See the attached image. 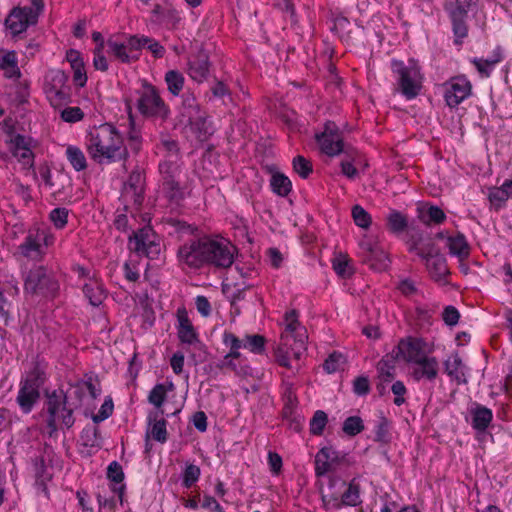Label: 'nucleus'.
Segmentation results:
<instances>
[{"mask_svg": "<svg viewBox=\"0 0 512 512\" xmlns=\"http://www.w3.org/2000/svg\"><path fill=\"white\" fill-rule=\"evenodd\" d=\"M237 248L227 239L203 236L190 240L179 247L177 258L180 265L199 269L204 265L228 268L234 262Z\"/></svg>", "mask_w": 512, "mask_h": 512, "instance_id": "1", "label": "nucleus"}, {"mask_svg": "<svg viewBox=\"0 0 512 512\" xmlns=\"http://www.w3.org/2000/svg\"><path fill=\"white\" fill-rule=\"evenodd\" d=\"M86 148L90 157L98 163H102L104 160L116 162L128 155L121 135L114 126L108 123L89 130Z\"/></svg>", "mask_w": 512, "mask_h": 512, "instance_id": "2", "label": "nucleus"}, {"mask_svg": "<svg viewBox=\"0 0 512 512\" xmlns=\"http://www.w3.org/2000/svg\"><path fill=\"white\" fill-rule=\"evenodd\" d=\"M283 326L275 357L281 366L291 368L290 360H299L306 350L308 334L306 328L299 322L295 310L285 313Z\"/></svg>", "mask_w": 512, "mask_h": 512, "instance_id": "3", "label": "nucleus"}, {"mask_svg": "<svg viewBox=\"0 0 512 512\" xmlns=\"http://www.w3.org/2000/svg\"><path fill=\"white\" fill-rule=\"evenodd\" d=\"M48 413L47 426L52 436L60 426L70 428L74 424L73 409L67 404V396L63 391H54L48 395L46 402Z\"/></svg>", "mask_w": 512, "mask_h": 512, "instance_id": "4", "label": "nucleus"}, {"mask_svg": "<svg viewBox=\"0 0 512 512\" xmlns=\"http://www.w3.org/2000/svg\"><path fill=\"white\" fill-rule=\"evenodd\" d=\"M391 68L397 77L401 93L407 99L415 98L422 87V75L418 64L410 60L407 64L400 60H392Z\"/></svg>", "mask_w": 512, "mask_h": 512, "instance_id": "5", "label": "nucleus"}, {"mask_svg": "<svg viewBox=\"0 0 512 512\" xmlns=\"http://www.w3.org/2000/svg\"><path fill=\"white\" fill-rule=\"evenodd\" d=\"M32 6L14 7L5 20V26L15 37L25 32L29 26L36 25L40 14L44 10L43 0H31Z\"/></svg>", "mask_w": 512, "mask_h": 512, "instance_id": "6", "label": "nucleus"}, {"mask_svg": "<svg viewBox=\"0 0 512 512\" xmlns=\"http://www.w3.org/2000/svg\"><path fill=\"white\" fill-rule=\"evenodd\" d=\"M44 91L48 101L55 108H61L70 102L67 76L61 70H53L47 74Z\"/></svg>", "mask_w": 512, "mask_h": 512, "instance_id": "7", "label": "nucleus"}, {"mask_svg": "<svg viewBox=\"0 0 512 512\" xmlns=\"http://www.w3.org/2000/svg\"><path fill=\"white\" fill-rule=\"evenodd\" d=\"M128 247L139 256L155 259L161 252L158 236L151 227H143L129 236Z\"/></svg>", "mask_w": 512, "mask_h": 512, "instance_id": "8", "label": "nucleus"}, {"mask_svg": "<svg viewBox=\"0 0 512 512\" xmlns=\"http://www.w3.org/2000/svg\"><path fill=\"white\" fill-rule=\"evenodd\" d=\"M53 241V235L47 230L30 229L18 249L22 256L32 260H40L46 253V247L51 245Z\"/></svg>", "mask_w": 512, "mask_h": 512, "instance_id": "9", "label": "nucleus"}, {"mask_svg": "<svg viewBox=\"0 0 512 512\" xmlns=\"http://www.w3.org/2000/svg\"><path fill=\"white\" fill-rule=\"evenodd\" d=\"M138 94L137 108L141 114L145 116H167L169 110L154 86L144 84Z\"/></svg>", "mask_w": 512, "mask_h": 512, "instance_id": "10", "label": "nucleus"}, {"mask_svg": "<svg viewBox=\"0 0 512 512\" xmlns=\"http://www.w3.org/2000/svg\"><path fill=\"white\" fill-rule=\"evenodd\" d=\"M25 291L33 294H54L58 290V283L43 266H36L29 270L24 281Z\"/></svg>", "mask_w": 512, "mask_h": 512, "instance_id": "11", "label": "nucleus"}, {"mask_svg": "<svg viewBox=\"0 0 512 512\" xmlns=\"http://www.w3.org/2000/svg\"><path fill=\"white\" fill-rule=\"evenodd\" d=\"M42 384L38 371H33L21 381L17 403L23 412L29 413L40 397L39 388Z\"/></svg>", "mask_w": 512, "mask_h": 512, "instance_id": "12", "label": "nucleus"}, {"mask_svg": "<svg viewBox=\"0 0 512 512\" xmlns=\"http://www.w3.org/2000/svg\"><path fill=\"white\" fill-rule=\"evenodd\" d=\"M444 99L449 107H457L471 95L472 84L463 75L450 78L443 84Z\"/></svg>", "mask_w": 512, "mask_h": 512, "instance_id": "13", "label": "nucleus"}, {"mask_svg": "<svg viewBox=\"0 0 512 512\" xmlns=\"http://www.w3.org/2000/svg\"><path fill=\"white\" fill-rule=\"evenodd\" d=\"M316 138L321 151L328 156L339 155L344 150L341 133L334 122H327L324 131Z\"/></svg>", "mask_w": 512, "mask_h": 512, "instance_id": "14", "label": "nucleus"}, {"mask_svg": "<svg viewBox=\"0 0 512 512\" xmlns=\"http://www.w3.org/2000/svg\"><path fill=\"white\" fill-rule=\"evenodd\" d=\"M427 344L420 338L408 337L400 340L396 357L413 365L428 354Z\"/></svg>", "mask_w": 512, "mask_h": 512, "instance_id": "15", "label": "nucleus"}, {"mask_svg": "<svg viewBox=\"0 0 512 512\" xmlns=\"http://www.w3.org/2000/svg\"><path fill=\"white\" fill-rule=\"evenodd\" d=\"M430 251V255L421 257V259L425 261L426 268L435 281L445 282L446 276L449 274L446 258L439 253L435 245L430 246Z\"/></svg>", "mask_w": 512, "mask_h": 512, "instance_id": "16", "label": "nucleus"}, {"mask_svg": "<svg viewBox=\"0 0 512 512\" xmlns=\"http://www.w3.org/2000/svg\"><path fill=\"white\" fill-rule=\"evenodd\" d=\"M32 142L33 141L30 137L20 134H17L10 139L12 154L26 167H32L34 164Z\"/></svg>", "mask_w": 512, "mask_h": 512, "instance_id": "17", "label": "nucleus"}, {"mask_svg": "<svg viewBox=\"0 0 512 512\" xmlns=\"http://www.w3.org/2000/svg\"><path fill=\"white\" fill-rule=\"evenodd\" d=\"M439 374V361L434 356L428 354L423 357L419 362L413 365L411 372L412 377L416 381L427 380L434 381Z\"/></svg>", "mask_w": 512, "mask_h": 512, "instance_id": "18", "label": "nucleus"}, {"mask_svg": "<svg viewBox=\"0 0 512 512\" xmlns=\"http://www.w3.org/2000/svg\"><path fill=\"white\" fill-rule=\"evenodd\" d=\"M209 71V56L205 51L200 50L189 59L188 74L192 80L197 83L204 82L209 76Z\"/></svg>", "mask_w": 512, "mask_h": 512, "instance_id": "19", "label": "nucleus"}, {"mask_svg": "<svg viewBox=\"0 0 512 512\" xmlns=\"http://www.w3.org/2000/svg\"><path fill=\"white\" fill-rule=\"evenodd\" d=\"M177 334L178 338L182 343L195 344L198 342L197 333L188 317V313L185 308H179L177 310Z\"/></svg>", "mask_w": 512, "mask_h": 512, "instance_id": "20", "label": "nucleus"}, {"mask_svg": "<svg viewBox=\"0 0 512 512\" xmlns=\"http://www.w3.org/2000/svg\"><path fill=\"white\" fill-rule=\"evenodd\" d=\"M339 459L338 452L331 447H324L315 456V473L323 476L333 470Z\"/></svg>", "mask_w": 512, "mask_h": 512, "instance_id": "21", "label": "nucleus"}, {"mask_svg": "<svg viewBox=\"0 0 512 512\" xmlns=\"http://www.w3.org/2000/svg\"><path fill=\"white\" fill-rule=\"evenodd\" d=\"M445 373L457 384L467 383L466 367L457 353H453L444 361Z\"/></svg>", "mask_w": 512, "mask_h": 512, "instance_id": "22", "label": "nucleus"}, {"mask_svg": "<svg viewBox=\"0 0 512 512\" xmlns=\"http://www.w3.org/2000/svg\"><path fill=\"white\" fill-rule=\"evenodd\" d=\"M0 71L8 79L18 80L21 77L17 55L14 51L0 49Z\"/></svg>", "mask_w": 512, "mask_h": 512, "instance_id": "23", "label": "nucleus"}, {"mask_svg": "<svg viewBox=\"0 0 512 512\" xmlns=\"http://www.w3.org/2000/svg\"><path fill=\"white\" fill-rule=\"evenodd\" d=\"M504 59V52L501 46H497L493 51L492 54L486 58H474L472 60V63L476 67L477 71L483 76V77H489L494 69V67L502 62Z\"/></svg>", "mask_w": 512, "mask_h": 512, "instance_id": "24", "label": "nucleus"}, {"mask_svg": "<svg viewBox=\"0 0 512 512\" xmlns=\"http://www.w3.org/2000/svg\"><path fill=\"white\" fill-rule=\"evenodd\" d=\"M423 232L418 229H411L407 232L406 244L409 252H415L420 258L426 257L431 254L430 246L434 245L432 242L423 244Z\"/></svg>", "mask_w": 512, "mask_h": 512, "instance_id": "25", "label": "nucleus"}, {"mask_svg": "<svg viewBox=\"0 0 512 512\" xmlns=\"http://www.w3.org/2000/svg\"><path fill=\"white\" fill-rule=\"evenodd\" d=\"M362 250L366 252L365 261L370 262V266L375 269H381L386 266V254L371 241H363L360 244Z\"/></svg>", "mask_w": 512, "mask_h": 512, "instance_id": "26", "label": "nucleus"}, {"mask_svg": "<svg viewBox=\"0 0 512 512\" xmlns=\"http://www.w3.org/2000/svg\"><path fill=\"white\" fill-rule=\"evenodd\" d=\"M149 428L146 437H152L154 440L165 443L167 441L166 421L159 418V412L150 413L148 416Z\"/></svg>", "mask_w": 512, "mask_h": 512, "instance_id": "27", "label": "nucleus"}, {"mask_svg": "<svg viewBox=\"0 0 512 512\" xmlns=\"http://www.w3.org/2000/svg\"><path fill=\"white\" fill-rule=\"evenodd\" d=\"M179 160L177 153L166 155L165 160L159 164L162 181L179 179L181 173Z\"/></svg>", "mask_w": 512, "mask_h": 512, "instance_id": "28", "label": "nucleus"}, {"mask_svg": "<svg viewBox=\"0 0 512 512\" xmlns=\"http://www.w3.org/2000/svg\"><path fill=\"white\" fill-rule=\"evenodd\" d=\"M182 117L186 118L187 123L190 125H197L204 119V116L200 111L199 104L192 94H187L183 98Z\"/></svg>", "mask_w": 512, "mask_h": 512, "instance_id": "29", "label": "nucleus"}, {"mask_svg": "<svg viewBox=\"0 0 512 512\" xmlns=\"http://www.w3.org/2000/svg\"><path fill=\"white\" fill-rule=\"evenodd\" d=\"M446 246L450 255L457 257L459 260L468 258L470 254V246L463 234L449 236Z\"/></svg>", "mask_w": 512, "mask_h": 512, "instance_id": "30", "label": "nucleus"}, {"mask_svg": "<svg viewBox=\"0 0 512 512\" xmlns=\"http://www.w3.org/2000/svg\"><path fill=\"white\" fill-rule=\"evenodd\" d=\"M472 427L478 431H485L492 421L493 414L487 407L476 405L470 411Z\"/></svg>", "mask_w": 512, "mask_h": 512, "instance_id": "31", "label": "nucleus"}, {"mask_svg": "<svg viewBox=\"0 0 512 512\" xmlns=\"http://www.w3.org/2000/svg\"><path fill=\"white\" fill-rule=\"evenodd\" d=\"M418 217L425 225L441 224L446 220L444 211L438 206H423L418 209Z\"/></svg>", "mask_w": 512, "mask_h": 512, "instance_id": "32", "label": "nucleus"}, {"mask_svg": "<svg viewBox=\"0 0 512 512\" xmlns=\"http://www.w3.org/2000/svg\"><path fill=\"white\" fill-rule=\"evenodd\" d=\"M83 292L92 306H99L106 298V293L97 281L90 280L83 287Z\"/></svg>", "mask_w": 512, "mask_h": 512, "instance_id": "33", "label": "nucleus"}, {"mask_svg": "<svg viewBox=\"0 0 512 512\" xmlns=\"http://www.w3.org/2000/svg\"><path fill=\"white\" fill-rule=\"evenodd\" d=\"M378 379L391 382L395 377V361L393 355H386L377 364Z\"/></svg>", "mask_w": 512, "mask_h": 512, "instance_id": "34", "label": "nucleus"}, {"mask_svg": "<svg viewBox=\"0 0 512 512\" xmlns=\"http://www.w3.org/2000/svg\"><path fill=\"white\" fill-rule=\"evenodd\" d=\"M387 228L394 234L402 233L408 226L407 217L397 210H391L386 217Z\"/></svg>", "mask_w": 512, "mask_h": 512, "instance_id": "35", "label": "nucleus"}, {"mask_svg": "<svg viewBox=\"0 0 512 512\" xmlns=\"http://www.w3.org/2000/svg\"><path fill=\"white\" fill-rule=\"evenodd\" d=\"M107 45L109 52L123 63H130L131 61L138 59V55L131 54L124 43H119L110 39L108 40Z\"/></svg>", "mask_w": 512, "mask_h": 512, "instance_id": "36", "label": "nucleus"}, {"mask_svg": "<svg viewBox=\"0 0 512 512\" xmlns=\"http://www.w3.org/2000/svg\"><path fill=\"white\" fill-rule=\"evenodd\" d=\"M478 0H449L445 3V10L449 15H466L472 6L476 5Z\"/></svg>", "mask_w": 512, "mask_h": 512, "instance_id": "37", "label": "nucleus"}, {"mask_svg": "<svg viewBox=\"0 0 512 512\" xmlns=\"http://www.w3.org/2000/svg\"><path fill=\"white\" fill-rule=\"evenodd\" d=\"M332 266L334 271L342 278L350 277L354 270L351 264V259L348 255L339 253L332 260Z\"/></svg>", "mask_w": 512, "mask_h": 512, "instance_id": "38", "label": "nucleus"}, {"mask_svg": "<svg viewBox=\"0 0 512 512\" xmlns=\"http://www.w3.org/2000/svg\"><path fill=\"white\" fill-rule=\"evenodd\" d=\"M450 20L452 22V28L454 33V42L456 44H461L463 39L467 37L468 35V27L466 24V15H458L453 16L449 15Z\"/></svg>", "mask_w": 512, "mask_h": 512, "instance_id": "39", "label": "nucleus"}, {"mask_svg": "<svg viewBox=\"0 0 512 512\" xmlns=\"http://www.w3.org/2000/svg\"><path fill=\"white\" fill-rule=\"evenodd\" d=\"M162 189L170 201L178 203L184 198V191L180 186L179 179L162 181Z\"/></svg>", "mask_w": 512, "mask_h": 512, "instance_id": "40", "label": "nucleus"}, {"mask_svg": "<svg viewBox=\"0 0 512 512\" xmlns=\"http://www.w3.org/2000/svg\"><path fill=\"white\" fill-rule=\"evenodd\" d=\"M35 484L39 490L47 494L46 483L51 479V474L44 465L43 459L36 460L34 463Z\"/></svg>", "mask_w": 512, "mask_h": 512, "instance_id": "41", "label": "nucleus"}, {"mask_svg": "<svg viewBox=\"0 0 512 512\" xmlns=\"http://www.w3.org/2000/svg\"><path fill=\"white\" fill-rule=\"evenodd\" d=\"M66 156L76 171H82L87 167V161L82 150L76 146H68Z\"/></svg>", "mask_w": 512, "mask_h": 512, "instance_id": "42", "label": "nucleus"}, {"mask_svg": "<svg viewBox=\"0 0 512 512\" xmlns=\"http://www.w3.org/2000/svg\"><path fill=\"white\" fill-rule=\"evenodd\" d=\"M488 198L491 205L499 210L505 206L509 195L507 189L504 187V183L499 187H492L489 189Z\"/></svg>", "mask_w": 512, "mask_h": 512, "instance_id": "43", "label": "nucleus"}, {"mask_svg": "<svg viewBox=\"0 0 512 512\" xmlns=\"http://www.w3.org/2000/svg\"><path fill=\"white\" fill-rule=\"evenodd\" d=\"M342 503L348 506H357L361 503L360 485L353 479L342 494Z\"/></svg>", "mask_w": 512, "mask_h": 512, "instance_id": "44", "label": "nucleus"}, {"mask_svg": "<svg viewBox=\"0 0 512 512\" xmlns=\"http://www.w3.org/2000/svg\"><path fill=\"white\" fill-rule=\"evenodd\" d=\"M168 91L174 96L179 95L184 86L183 75L175 70L168 71L165 75Z\"/></svg>", "mask_w": 512, "mask_h": 512, "instance_id": "45", "label": "nucleus"}, {"mask_svg": "<svg viewBox=\"0 0 512 512\" xmlns=\"http://www.w3.org/2000/svg\"><path fill=\"white\" fill-rule=\"evenodd\" d=\"M271 186L273 191L279 196H287L292 188L289 178L280 173H276L272 176Z\"/></svg>", "mask_w": 512, "mask_h": 512, "instance_id": "46", "label": "nucleus"}, {"mask_svg": "<svg viewBox=\"0 0 512 512\" xmlns=\"http://www.w3.org/2000/svg\"><path fill=\"white\" fill-rule=\"evenodd\" d=\"M284 399H285V414L292 413L296 408L298 400L294 391V384L289 381H284Z\"/></svg>", "mask_w": 512, "mask_h": 512, "instance_id": "47", "label": "nucleus"}, {"mask_svg": "<svg viewBox=\"0 0 512 512\" xmlns=\"http://www.w3.org/2000/svg\"><path fill=\"white\" fill-rule=\"evenodd\" d=\"M265 338L261 335H247L244 338L243 348L249 349L251 352L260 354L264 351Z\"/></svg>", "mask_w": 512, "mask_h": 512, "instance_id": "48", "label": "nucleus"}, {"mask_svg": "<svg viewBox=\"0 0 512 512\" xmlns=\"http://www.w3.org/2000/svg\"><path fill=\"white\" fill-rule=\"evenodd\" d=\"M327 421V414L324 411H316L310 421V432L313 435H322L324 428L327 424Z\"/></svg>", "mask_w": 512, "mask_h": 512, "instance_id": "49", "label": "nucleus"}, {"mask_svg": "<svg viewBox=\"0 0 512 512\" xmlns=\"http://www.w3.org/2000/svg\"><path fill=\"white\" fill-rule=\"evenodd\" d=\"M352 217L355 224L361 228L367 229L371 225L370 214L360 205L353 206Z\"/></svg>", "mask_w": 512, "mask_h": 512, "instance_id": "50", "label": "nucleus"}, {"mask_svg": "<svg viewBox=\"0 0 512 512\" xmlns=\"http://www.w3.org/2000/svg\"><path fill=\"white\" fill-rule=\"evenodd\" d=\"M364 429L363 421L358 416L348 417L343 423V431L349 436H355Z\"/></svg>", "mask_w": 512, "mask_h": 512, "instance_id": "51", "label": "nucleus"}, {"mask_svg": "<svg viewBox=\"0 0 512 512\" xmlns=\"http://www.w3.org/2000/svg\"><path fill=\"white\" fill-rule=\"evenodd\" d=\"M294 171L302 178L306 179L312 173V165L310 161L301 155L293 159Z\"/></svg>", "mask_w": 512, "mask_h": 512, "instance_id": "52", "label": "nucleus"}, {"mask_svg": "<svg viewBox=\"0 0 512 512\" xmlns=\"http://www.w3.org/2000/svg\"><path fill=\"white\" fill-rule=\"evenodd\" d=\"M167 390L163 384H157L150 391L148 401L156 408H160L166 399Z\"/></svg>", "mask_w": 512, "mask_h": 512, "instance_id": "53", "label": "nucleus"}, {"mask_svg": "<svg viewBox=\"0 0 512 512\" xmlns=\"http://www.w3.org/2000/svg\"><path fill=\"white\" fill-rule=\"evenodd\" d=\"M344 364V356L340 353L334 352L325 360L323 367L328 373H334L341 369Z\"/></svg>", "mask_w": 512, "mask_h": 512, "instance_id": "54", "label": "nucleus"}, {"mask_svg": "<svg viewBox=\"0 0 512 512\" xmlns=\"http://www.w3.org/2000/svg\"><path fill=\"white\" fill-rule=\"evenodd\" d=\"M200 468L194 464L186 466L183 473V485L186 488H190L200 477Z\"/></svg>", "mask_w": 512, "mask_h": 512, "instance_id": "55", "label": "nucleus"}, {"mask_svg": "<svg viewBox=\"0 0 512 512\" xmlns=\"http://www.w3.org/2000/svg\"><path fill=\"white\" fill-rule=\"evenodd\" d=\"M124 275L125 278L130 282H136L140 275H139V261L133 258H130L127 262L124 264Z\"/></svg>", "mask_w": 512, "mask_h": 512, "instance_id": "56", "label": "nucleus"}, {"mask_svg": "<svg viewBox=\"0 0 512 512\" xmlns=\"http://www.w3.org/2000/svg\"><path fill=\"white\" fill-rule=\"evenodd\" d=\"M63 121L68 123H75L83 119L84 113L79 107H66L61 113Z\"/></svg>", "mask_w": 512, "mask_h": 512, "instance_id": "57", "label": "nucleus"}, {"mask_svg": "<svg viewBox=\"0 0 512 512\" xmlns=\"http://www.w3.org/2000/svg\"><path fill=\"white\" fill-rule=\"evenodd\" d=\"M68 219V211L65 208H55L50 213V220L54 226L58 229H62L66 226Z\"/></svg>", "mask_w": 512, "mask_h": 512, "instance_id": "58", "label": "nucleus"}, {"mask_svg": "<svg viewBox=\"0 0 512 512\" xmlns=\"http://www.w3.org/2000/svg\"><path fill=\"white\" fill-rule=\"evenodd\" d=\"M391 391L394 394V404L401 406L405 403V395L407 394V388L402 381H395L391 386Z\"/></svg>", "mask_w": 512, "mask_h": 512, "instance_id": "59", "label": "nucleus"}, {"mask_svg": "<svg viewBox=\"0 0 512 512\" xmlns=\"http://www.w3.org/2000/svg\"><path fill=\"white\" fill-rule=\"evenodd\" d=\"M370 391L369 379L366 376L356 377L353 381V392L358 396L367 395Z\"/></svg>", "mask_w": 512, "mask_h": 512, "instance_id": "60", "label": "nucleus"}, {"mask_svg": "<svg viewBox=\"0 0 512 512\" xmlns=\"http://www.w3.org/2000/svg\"><path fill=\"white\" fill-rule=\"evenodd\" d=\"M73 70V80L74 82L79 85L80 87H83L87 82V76L85 71L84 62L76 63L75 65L71 66Z\"/></svg>", "mask_w": 512, "mask_h": 512, "instance_id": "61", "label": "nucleus"}, {"mask_svg": "<svg viewBox=\"0 0 512 512\" xmlns=\"http://www.w3.org/2000/svg\"><path fill=\"white\" fill-rule=\"evenodd\" d=\"M144 47H146L155 57L160 58L165 53V48L156 40L143 36Z\"/></svg>", "mask_w": 512, "mask_h": 512, "instance_id": "62", "label": "nucleus"}, {"mask_svg": "<svg viewBox=\"0 0 512 512\" xmlns=\"http://www.w3.org/2000/svg\"><path fill=\"white\" fill-rule=\"evenodd\" d=\"M237 360L226 356L227 370L235 372L237 375L247 376L251 374V368L248 365H238Z\"/></svg>", "mask_w": 512, "mask_h": 512, "instance_id": "63", "label": "nucleus"}, {"mask_svg": "<svg viewBox=\"0 0 512 512\" xmlns=\"http://www.w3.org/2000/svg\"><path fill=\"white\" fill-rule=\"evenodd\" d=\"M223 343L231 350H240L243 348L244 339H239L231 332H225L223 335Z\"/></svg>", "mask_w": 512, "mask_h": 512, "instance_id": "64", "label": "nucleus"}]
</instances>
